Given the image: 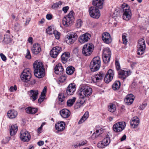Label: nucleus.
I'll return each instance as SVG.
<instances>
[{"mask_svg":"<svg viewBox=\"0 0 149 149\" xmlns=\"http://www.w3.org/2000/svg\"><path fill=\"white\" fill-rule=\"evenodd\" d=\"M33 67L34 74L36 77L41 78L45 76V70L42 63L35 61L33 64Z\"/></svg>","mask_w":149,"mask_h":149,"instance_id":"1","label":"nucleus"},{"mask_svg":"<svg viewBox=\"0 0 149 149\" xmlns=\"http://www.w3.org/2000/svg\"><path fill=\"white\" fill-rule=\"evenodd\" d=\"M78 95L80 99H84L91 95L92 93V88L86 85L82 84L79 87Z\"/></svg>","mask_w":149,"mask_h":149,"instance_id":"2","label":"nucleus"},{"mask_svg":"<svg viewBox=\"0 0 149 149\" xmlns=\"http://www.w3.org/2000/svg\"><path fill=\"white\" fill-rule=\"evenodd\" d=\"M73 14V12L71 11L63 18L62 22L64 26L68 27L72 25L74 21Z\"/></svg>","mask_w":149,"mask_h":149,"instance_id":"3","label":"nucleus"},{"mask_svg":"<svg viewBox=\"0 0 149 149\" xmlns=\"http://www.w3.org/2000/svg\"><path fill=\"white\" fill-rule=\"evenodd\" d=\"M101 65L100 58L99 56L95 57L91 62L90 68L92 72H95L100 68Z\"/></svg>","mask_w":149,"mask_h":149,"instance_id":"4","label":"nucleus"},{"mask_svg":"<svg viewBox=\"0 0 149 149\" xmlns=\"http://www.w3.org/2000/svg\"><path fill=\"white\" fill-rule=\"evenodd\" d=\"M123 8V17L124 19L128 20L131 19L132 15L131 11L130 6L127 4L124 3L122 5Z\"/></svg>","mask_w":149,"mask_h":149,"instance_id":"5","label":"nucleus"},{"mask_svg":"<svg viewBox=\"0 0 149 149\" xmlns=\"http://www.w3.org/2000/svg\"><path fill=\"white\" fill-rule=\"evenodd\" d=\"M93 49V45L92 43H87L84 46L82 50V53L85 56H89L92 53Z\"/></svg>","mask_w":149,"mask_h":149,"instance_id":"6","label":"nucleus"},{"mask_svg":"<svg viewBox=\"0 0 149 149\" xmlns=\"http://www.w3.org/2000/svg\"><path fill=\"white\" fill-rule=\"evenodd\" d=\"M31 77V70L29 68L24 70L21 75V78L22 80L24 82L29 81Z\"/></svg>","mask_w":149,"mask_h":149,"instance_id":"7","label":"nucleus"},{"mask_svg":"<svg viewBox=\"0 0 149 149\" xmlns=\"http://www.w3.org/2000/svg\"><path fill=\"white\" fill-rule=\"evenodd\" d=\"M137 48V54L140 55H142L144 53L146 49L145 41L143 39H141L139 40Z\"/></svg>","mask_w":149,"mask_h":149,"instance_id":"8","label":"nucleus"},{"mask_svg":"<svg viewBox=\"0 0 149 149\" xmlns=\"http://www.w3.org/2000/svg\"><path fill=\"white\" fill-rule=\"evenodd\" d=\"M89 12L91 17L95 19H98L100 16L99 10L95 7L91 6L89 8Z\"/></svg>","mask_w":149,"mask_h":149,"instance_id":"9","label":"nucleus"},{"mask_svg":"<svg viewBox=\"0 0 149 149\" xmlns=\"http://www.w3.org/2000/svg\"><path fill=\"white\" fill-rule=\"evenodd\" d=\"M66 38V43L69 44H72L77 39V36L76 33H69L67 35Z\"/></svg>","mask_w":149,"mask_h":149,"instance_id":"10","label":"nucleus"},{"mask_svg":"<svg viewBox=\"0 0 149 149\" xmlns=\"http://www.w3.org/2000/svg\"><path fill=\"white\" fill-rule=\"evenodd\" d=\"M125 126L126 123L125 122H119L113 125V130L116 132H120L125 129Z\"/></svg>","mask_w":149,"mask_h":149,"instance_id":"11","label":"nucleus"},{"mask_svg":"<svg viewBox=\"0 0 149 149\" xmlns=\"http://www.w3.org/2000/svg\"><path fill=\"white\" fill-rule=\"evenodd\" d=\"M31 136L29 133L26 130H23L20 132V138L24 142H28L30 139Z\"/></svg>","mask_w":149,"mask_h":149,"instance_id":"12","label":"nucleus"},{"mask_svg":"<svg viewBox=\"0 0 149 149\" xmlns=\"http://www.w3.org/2000/svg\"><path fill=\"white\" fill-rule=\"evenodd\" d=\"M114 74V70L110 69L107 72L104 77V80L107 83L110 82L113 79Z\"/></svg>","mask_w":149,"mask_h":149,"instance_id":"13","label":"nucleus"},{"mask_svg":"<svg viewBox=\"0 0 149 149\" xmlns=\"http://www.w3.org/2000/svg\"><path fill=\"white\" fill-rule=\"evenodd\" d=\"M61 51L62 48L61 47H54L51 51L50 53V55L52 57L56 58Z\"/></svg>","mask_w":149,"mask_h":149,"instance_id":"14","label":"nucleus"},{"mask_svg":"<svg viewBox=\"0 0 149 149\" xmlns=\"http://www.w3.org/2000/svg\"><path fill=\"white\" fill-rule=\"evenodd\" d=\"M76 86L75 84L71 83L69 84L66 89V93L68 95H71L73 94L76 90Z\"/></svg>","mask_w":149,"mask_h":149,"instance_id":"15","label":"nucleus"},{"mask_svg":"<svg viewBox=\"0 0 149 149\" xmlns=\"http://www.w3.org/2000/svg\"><path fill=\"white\" fill-rule=\"evenodd\" d=\"M102 38L103 42L105 43L109 44L111 42L112 40L111 36L109 33L105 32L102 35Z\"/></svg>","mask_w":149,"mask_h":149,"instance_id":"16","label":"nucleus"},{"mask_svg":"<svg viewBox=\"0 0 149 149\" xmlns=\"http://www.w3.org/2000/svg\"><path fill=\"white\" fill-rule=\"evenodd\" d=\"M131 73L130 71H125L123 70H121L118 71V77L122 80H124L127 77L130 75Z\"/></svg>","mask_w":149,"mask_h":149,"instance_id":"17","label":"nucleus"},{"mask_svg":"<svg viewBox=\"0 0 149 149\" xmlns=\"http://www.w3.org/2000/svg\"><path fill=\"white\" fill-rule=\"evenodd\" d=\"M90 35L88 33H85L80 36L79 38V41L81 44L88 41L90 39Z\"/></svg>","mask_w":149,"mask_h":149,"instance_id":"18","label":"nucleus"},{"mask_svg":"<svg viewBox=\"0 0 149 149\" xmlns=\"http://www.w3.org/2000/svg\"><path fill=\"white\" fill-rule=\"evenodd\" d=\"M104 75V74L100 72L98 74L95 75L92 77V81L93 82H99L101 81Z\"/></svg>","mask_w":149,"mask_h":149,"instance_id":"19","label":"nucleus"},{"mask_svg":"<svg viewBox=\"0 0 149 149\" xmlns=\"http://www.w3.org/2000/svg\"><path fill=\"white\" fill-rule=\"evenodd\" d=\"M65 124L64 122L61 121L60 122H58L55 124V127L56 129L58 131H63L65 127Z\"/></svg>","mask_w":149,"mask_h":149,"instance_id":"20","label":"nucleus"},{"mask_svg":"<svg viewBox=\"0 0 149 149\" xmlns=\"http://www.w3.org/2000/svg\"><path fill=\"white\" fill-rule=\"evenodd\" d=\"M60 113L61 116L63 118H68L70 115V112L66 109H63L60 111Z\"/></svg>","mask_w":149,"mask_h":149,"instance_id":"21","label":"nucleus"},{"mask_svg":"<svg viewBox=\"0 0 149 149\" xmlns=\"http://www.w3.org/2000/svg\"><path fill=\"white\" fill-rule=\"evenodd\" d=\"M41 49L40 45L38 44H35L32 47L31 51L32 53L35 54H38L41 51Z\"/></svg>","mask_w":149,"mask_h":149,"instance_id":"22","label":"nucleus"},{"mask_svg":"<svg viewBox=\"0 0 149 149\" xmlns=\"http://www.w3.org/2000/svg\"><path fill=\"white\" fill-rule=\"evenodd\" d=\"M38 92L37 90H31L30 91L29 95L31 99L35 101L38 98Z\"/></svg>","mask_w":149,"mask_h":149,"instance_id":"23","label":"nucleus"},{"mask_svg":"<svg viewBox=\"0 0 149 149\" xmlns=\"http://www.w3.org/2000/svg\"><path fill=\"white\" fill-rule=\"evenodd\" d=\"M63 67L61 63L57 64L54 68V72L55 73L58 74H61L63 71Z\"/></svg>","mask_w":149,"mask_h":149,"instance_id":"24","label":"nucleus"},{"mask_svg":"<svg viewBox=\"0 0 149 149\" xmlns=\"http://www.w3.org/2000/svg\"><path fill=\"white\" fill-rule=\"evenodd\" d=\"M18 113L14 110H10L8 111L7 115L8 117L11 119L15 118L17 116Z\"/></svg>","mask_w":149,"mask_h":149,"instance_id":"25","label":"nucleus"},{"mask_svg":"<svg viewBox=\"0 0 149 149\" xmlns=\"http://www.w3.org/2000/svg\"><path fill=\"white\" fill-rule=\"evenodd\" d=\"M103 0H93V5L101 9L103 8Z\"/></svg>","mask_w":149,"mask_h":149,"instance_id":"26","label":"nucleus"},{"mask_svg":"<svg viewBox=\"0 0 149 149\" xmlns=\"http://www.w3.org/2000/svg\"><path fill=\"white\" fill-rule=\"evenodd\" d=\"M70 57V53L69 52H66L63 54L61 56V60L62 62L64 64L66 63Z\"/></svg>","mask_w":149,"mask_h":149,"instance_id":"27","label":"nucleus"},{"mask_svg":"<svg viewBox=\"0 0 149 149\" xmlns=\"http://www.w3.org/2000/svg\"><path fill=\"white\" fill-rule=\"evenodd\" d=\"M134 98L132 97V95L130 94L126 96L124 101L125 103L128 105H131L133 102Z\"/></svg>","mask_w":149,"mask_h":149,"instance_id":"28","label":"nucleus"},{"mask_svg":"<svg viewBox=\"0 0 149 149\" xmlns=\"http://www.w3.org/2000/svg\"><path fill=\"white\" fill-rule=\"evenodd\" d=\"M17 130L18 127L16 124L12 125L10 129V133L11 136H13L15 135Z\"/></svg>","mask_w":149,"mask_h":149,"instance_id":"29","label":"nucleus"},{"mask_svg":"<svg viewBox=\"0 0 149 149\" xmlns=\"http://www.w3.org/2000/svg\"><path fill=\"white\" fill-rule=\"evenodd\" d=\"M131 125L134 128L136 127L139 124V119L137 117H134L130 122Z\"/></svg>","mask_w":149,"mask_h":149,"instance_id":"30","label":"nucleus"},{"mask_svg":"<svg viewBox=\"0 0 149 149\" xmlns=\"http://www.w3.org/2000/svg\"><path fill=\"white\" fill-rule=\"evenodd\" d=\"M58 98L59 104L62 105L65 104V97L63 93H59L58 95Z\"/></svg>","mask_w":149,"mask_h":149,"instance_id":"31","label":"nucleus"},{"mask_svg":"<svg viewBox=\"0 0 149 149\" xmlns=\"http://www.w3.org/2000/svg\"><path fill=\"white\" fill-rule=\"evenodd\" d=\"M37 109L28 107L25 109L26 112L30 114H34L37 111Z\"/></svg>","mask_w":149,"mask_h":149,"instance_id":"32","label":"nucleus"},{"mask_svg":"<svg viewBox=\"0 0 149 149\" xmlns=\"http://www.w3.org/2000/svg\"><path fill=\"white\" fill-rule=\"evenodd\" d=\"M89 113L88 111L86 112L82 118L80 119L78 122L79 124H81L84 122L88 118Z\"/></svg>","mask_w":149,"mask_h":149,"instance_id":"33","label":"nucleus"},{"mask_svg":"<svg viewBox=\"0 0 149 149\" xmlns=\"http://www.w3.org/2000/svg\"><path fill=\"white\" fill-rule=\"evenodd\" d=\"M120 83L119 81H116L112 85V88L114 90H117L120 88Z\"/></svg>","mask_w":149,"mask_h":149,"instance_id":"34","label":"nucleus"},{"mask_svg":"<svg viewBox=\"0 0 149 149\" xmlns=\"http://www.w3.org/2000/svg\"><path fill=\"white\" fill-rule=\"evenodd\" d=\"M75 70V68L74 67L72 66H70L67 68L66 72L69 75H71L74 73Z\"/></svg>","mask_w":149,"mask_h":149,"instance_id":"35","label":"nucleus"},{"mask_svg":"<svg viewBox=\"0 0 149 149\" xmlns=\"http://www.w3.org/2000/svg\"><path fill=\"white\" fill-rule=\"evenodd\" d=\"M111 53L109 48H104L103 50V56H111Z\"/></svg>","mask_w":149,"mask_h":149,"instance_id":"36","label":"nucleus"},{"mask_svg":"<svg viewBox=\"0 0 149 149\" xmlns=\"http://www.w3.org/2000/svg\"><path fill=\"white\" fill-rule=\"evenodd\" d=\"M76 100V98L73 97L72 99L68 100L67 102V104L68 107H71L73 105Z\"/></svg>","mask_w":149,"mask_h":149,"instance_id":"37","label":"nucleus"},{"mask_svg":"<svg viewBox=\"0 0 149 149\" xmlns=\"http://www.w3.org/2000/svg\"><path fill=\"white\" fill-rule=\"evenodd\" d=\"M3 41L6 44H8L11 42V39L9 36L5 34L4 35Z\"/></svg>","mask_w":149,"mask_h":149,"instance_id":"38","label":"nucleus"},{"mask_svg":"<svg viewBox=\"0 0 149 149\" xmlns=\"http://www.w3.org/2000/svg\"><path fill=\"white\" fill-rule=\"evenodd\" d=\"M108 108L109 111L113 113L116 110V106L115 104H111L108 106Z\"/></svg>","mask_w":149,"mask_h":149,"instance_id":"39","label":"nucleus"},{"mask_svg":"<svg viewBox=\"0 0 149 149\" xmlns=\"http://www.w3.org/2000/svg\"><path fill=\"white\" fill-rule=\"evenodd\" d=\"M85 102L84 99H82V100H80L79 102H77L75 106L74 107L75 109H78L80 108Z\"/></svg>","mask_w":149,"mask_h":149,"instance_id":"40","label":"nucleus"},{"mask_svg":"<svg viewBox=\"0 0 149 149\" xmlns=\"http://www.w3.org/2000/svg\"><path fill=\"white\" fill-rule=\"evenodd\" d=\"M102 132L100 130H97L96 131L94 132L92 136V138L93 139H95L96 137L98 136L100 134H102Z\"/></svg>","mask_w":149,"mask_h":149,"instance_id":"41","label":"nucleus"},{"mask_svg":"<svg viewBox=\"0 0 149 149\" xmlns=\"http://www.w3.org/2000/svg\"><path fill=\"white\" fill-rule=\"evenodd\" d=\"M56 30L51 26H49L46 29V32L49 34H53Z\"/></svg>","mask_w":149,"mask_h":149,"instance_id":"42","label":"nucleus"},{"mask_svg":"<svg viewBox=\"0 0 149 149\" xmlns=\"http://www.w3.org/2000/svg\"><path fill=\"white\" fill-rule=\"evenodd\" d=\"M105 146H107L110 143V140L109 138L108 137H107L104 138L102 141Z\"/></svg>","mask_w":149,"mask_h":149,"instance_id":"43","label":"nucleus"},{"mask_svg":"<svg viewBox=\"0 0 149 149\" xmlns=\"http://www.w3.org/2000/svg\"><path fill=\"white\" fill-rule=\"evenodd\" d=\"M61 2L60 1H59L58 3H56L53 4L52 6V9L56 10L59 7V6H61Z\"/></svg>","mask_w":149,"mask_h":149,"instance_id":"44","label":"nucleus"},{"mask_svg":"<svg viewBox=\"0 0 149 149\" xmlns=\"http://www.w3.org/2000/svg\"><path fill=\"white\" fill-rule=\"evenodd\" d=\"M111 57V56H103L104 62L105 63H108L110 61Z\"/></svg>","mask_w":149,"mask_h":149,"instance_id":"45","label":"nucleus"},{"mask_svg":"<svg viewBox=\"0 0 149 149\" xmlns=\"http://www.w3.org/2000/svg\"><path fill=\"white\" fill-rule=\"evenodd\" d=\"M83 22L80 19H78L76 21V26L77 28H80L82 25Z\"/></svg>","mask_w":149,"mask_h":149,"instance_id":"46","label":"nucleus"},{"mask_svg":"<svg viewBox=\"0 0 149 149\" xmlns=\"http://www.w3.org/2000/svg\"><path fill=\"white\" fill-rule=\"evenodd\" d=\"M127 36V34L126 33H124L123 34L122 36L123 43L125 45L126 44L127 42H128L126 38Z\"/></svg>","mask_w":149,"mask_h":149,"instance_id":"47","label":"nucleus"},{"mask_svg":"<svg viewBox=\"0 0 149 149\" xmlns=\"http://www.w3.org/2000/svg\"><path fill=\"white\" fill-rule=\"evenodd\" d=\"M53 34L54 35L55 38L57 39H59L60 38V33L57 31L55 30Z\"/></svg>","mask_w":149,"mask_h":149,"instance_id":"48","label":"nucleus"},{"mask_svg":"<svg viewBox=\"0 0 149 149\" xmlns=\"http://www.w3.org/2000/svg\"><path fill=\"white\" fill-rule=\"evenodd\" d=\"M97 146L99 148H104L105 146V145H104V143H103L102 141H100L97 144Z\"/></svg>","mask_w":149,"mask_h":149,"instance_id":"49","label":"nucleus"},{"mask_svg":"<svg viewBox=\"0 0 149 149\" xmlns=\"http://www.w3.org/2000/svg\"><path fill=\"white\" fill-rule=\"evenodd\" d=\"M115 64L116 69L118 71L121 70H120V65L118 61H116L115 62Z\"/></svg>","mask_w":149,"mask_h":149,"instance_id":"50","label":"nucleus"},{"mask_svg":"<svg viewBox=\"0 0 149 149\" xmlns=\"http://www.w3.org/2000/svg\"><path fill=\"white\" fill-rule=\"evenodd\" d=\"M66 77L64 75H62L60 76L59 78V80L60 82H63L66 80Z\"/></svg>","mask_w":149,"mask_h":149,"instance_id":"51","label":"nucleus"},{"mask_svg":"<svg viewBox=\"0 0 149 149\" xmlns=\"http://www.w3.org/2000/svg\"><path fill=\"white\" fill-rule=\"evenodd\" d=\"M147 105V104L146 103H143L140 106L139 109L140 110H143Z\"/></svg>","mask_w":149,"mask_h":149,"instance_id":"52","label":"nucleus"},{"mask_svg":"<svg viewBox=\"0 0 149 149\" xmlns=\"http://www.w3.org/2000/svg\"><path fill=\"white\" fill-rule=\"evenodd\" d=\"M14 28L16 31H18L20 29L19 24L18 23L14 25Z\"/></svg>","mask_w":149,"mask_h":149,"instance_id":"53","label":"nucleus"},{"mask_svg":"<svg viewBox=\"0 0 149 149\" xmlns=\"http://www.w3.org/2000/svg\"><path fill=\"white\" fill-rule=\"evenodd\" d=\"M27 52L25 57L27 59H30L31 58V56L30 54V52L28 49L27 50Z\"/></svg>","mask_w":149,"mask_h":149,"instance_id":"54","label":"nucleus"},{"mask_svg":"<svg viewBox=\"0 0 149 149\" xmlns=\"http://www.w3.org/2000/svg\"><path fill=\"white\" fill-rule=\"evenodd\" d=\"M87 143V141L86 140H85L84 141H83L81 143H80L79 145H74V146L75 147V148H77V146H83L84 145L86 144Z\"/></svg>","mask_w":149,"mask_h":149,"instance_id":"55","label":"nucleus"},{"mask_svg":"<svg viewBox=\"0 0 149 149\" xmlns=\"http://www.w3.org/2000/svg\"><path fill=\"white\" fill-rule=\"evenodd\" d=\"M45 96L44 95H41L40 97L38 99V102L39 103H41L44 100Z\"/></svg>","mask_w":149,"mask_h":149,"instance_id":"56","label":"nucleus"},{"mask_svg":"<svg viewBox=\"0 0 149 149\" xmlns=\"http://www.w3.org/2000/svg\"><path fill=\"white\" fill-rule=\"evenodd\" d=\"M47 91V87L46 86H45L43 89L42 91L41 92V95H44L45 96V94L46 93Z\"/></svg>","mask_w":149,"mask_h":149,"instance_id":"57","label":"nucleus"},{"mask_svg":"<svg viewBox=\"0 0 149 149\" xmlns=\"http://www.w3.org/2000/svg\"><path fill=\"white\" fill-rule=\"evenodd\" d=\"M0 56L3 61H5L6 60V56L3 54H0Z\"/></svg>","mask_w":149,"mask_h":149,"instance_id":"58","label":"nucleus"},{"mask_svg":"<svg viewBox=\"0 0 149 149\" xmlns=\"http://www.w3.org/2000/svg\"><path fill=\"white\" fill-rule=\"evenodd\" d=\"M17 90V87L15 85L14 87L11 86L10 88V91L11 92L15 91Z\"/></svg>","mask_w":149,"mask_h":149,"instance_id":"59","label":"nucleus"},{"mask_svg":"<svg viewBox=\"0 0 149 149\" xmlns=\"http://www.w3.org/2000/svg\"><path fill=\"white\" fill-rule=\"evenodd\" d=\"M46 18L49 20H51L52 18V15L51 14H47L46 16Z\"/></svg>","mask_w":149,"mask_h":149,"instance_id":"60","label":"nucleus"},{"mask_svg":"<svg viewBox=\"0 0 149 149\" xmlns=\"http://www.w3.org/2000/svg\"><path fill=\"white\" fill-rule=\"evenodd\" d=\"M69 9V7L68 6L64 7L63 8V11H64V13H65L67 12L68 10Z\"/></svg>","mask_w":149,"mask_h":149,"instance_id":"61","label":"nucleus"},{"mask_svg":"<svg viewBox=\"0 0 149 149\" xmlns=\"http://www.w3.org/2000/svg\"><path fill=\"white\" fill-rule=\"evenodd\" d=\"M90 24L91 27H94L97 25V23L96 22H91Z\"/></svg>","mask_w":149,"mask_h":149,"instance_id":"62","label":"nucleus"},{"mask_svg":"<svg viewBox=\"0 0 149 149\" xmlns=\"http://www.w3.org/2000/svg\"><path fill=\"white\" fill-rule=\"evenodd\" d=\"M79 51V50L77 48H75L73 50V52L76 55L78 54Z\"/></svg>","mask_w":149,"mask_h":149,"instance_id":"63","label":"nucleus"},{"mask_svg":"<svg viewBox=\"0 0 149 149\" xmlns=\"http://www.w3.org/2000/svg\"><path fill=\"white\" fill-rule=\"evenodd\" d=\"M8 142V139L6 138L5 139H3L2 141V143L4 144L7 143Z\"/></svg>","mask_w":149,"mask_h":149,"instance_id":"64","label":"nucleus"}]
</instances>
